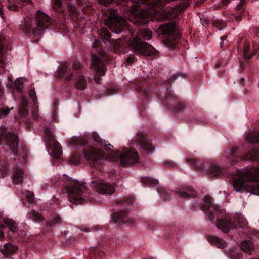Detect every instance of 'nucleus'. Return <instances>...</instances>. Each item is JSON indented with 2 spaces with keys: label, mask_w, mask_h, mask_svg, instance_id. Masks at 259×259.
Listing matches in <instances>:
<instances>
[{
  "label": "nucleus",
  "mask_w": 259,
  "mask_h": 259,
  "mask_svg": "<svg viewBox=\"0 0 259 259\" xmlns=\"http://www.w3.org/2000/svg\"><path fill=\"white\" fill-rule=\"evenodd\" d=\"M89 141L85 138H79L77 139V142L81 145L92 144L97 147L91 146L84 150V155L88 161L95 162L103 160L111 161V148L113 146L107 141L102 140L95 132L91 133L89 137Z\"/></svg>",
  "instance_id": "f257e3e1"
},
{
  "label": "nucleus",
  "mask_w": 259,
  "mask_h": 259,
  "mask_svg": "<svg viewBox=\"0 0 259 259\" xmlns=\"http://www.w3.org/2000/svg\"><path fill=\"white\" fill-rule=\"evenodd\" d=\"M232 184L237 192L244 191L259 196V167H252L237 172Z\"/></svg>",
  "instance_id": "f03ea898"
},
{
  "label": "nucleus",
  "mask_w": 259,
  "mask_h": 259,
  "mask_svg": "<svg viewBox=\"0 0 259 259\" xmlns=\"http://www.w3.org/2000/svg\"><path fill=\"white\" fill-rule=\"evenodd\" d=\"M61 179V181L58 180L55 183L66 189L69 201L76 205L81 204L88 193L84 184L65 174L63 175Z\"/></svg>",
  "instance_id": "7ed1b4c3"
},
{
  "label": "nucleus",
  "mask_w": 259,
  "mask_h": 259,
  "mask_svg": "<svg viewBox=\"0 0 259 259\" xmlns=\"http://www.w3.org/2000/svg\"><path fill=\"white\" fill-rule=\"evenodd\" d=\"M53 24L49 16L45 13L37 11L34 23L31 25L26 22L23 27V30L28 35L33 34L34 36H40L45 30L51 27Z\"/></svg>",
  "instance_id": "20e7f679"
},
{
  "label": "nucleus",
  "mask_w": 259,
  "mask_h": 259,
  "mask_svg": "<svg viewBox=\"0 0 259 259\" xmlns=\"http://www.w3.org/2000/svg\"><path fill=\"white\" fill-rule=\"evenodd\" d=\"M216 226L224 233H226L229 232L231 229H234L239 227L247 228L248 221L242 214L237 213L231 219L224 218L218 220Z\"/></svg>",
  "instance_id": "39448f33"
},
{
  "label": "nucleus",
  "mask_w": 259,
  "mask_h": 259,
  "mask_svg": "<svg viewBox=\"0 0 259 259\" xmlns=\"http://www.w3.org/2000/svg\"><path fill=\"white\" fill-rule=\"evenodd\" d=\"M132 3L131 11L128 19L132 23L138 25H144L147 23V19L151 13L147 9L140 8L139 4L144 3V0H130Z\"/></svg>",
  "instance_id": "423d86ee"
},
{
  "label": "nucleus",
  "mask_w": 259,
  "mask_h": 259,
  "mask_svg": "<svg viewBox=\"0 0 259 259\" xmlns=\"http://www.w3.org/2000/svg\"><path fill=\"white\" fill-rule=\"evenodd\" d=\"M42 128L45 135V145L49 155L55 159L59 158L62 155V151L61 145L55 140L51 126L48 123Z\"/></svg>",
  "instance_id": "0eeeda50"
},
{
  "label": "nucleus",
  "mask_w": 259,
  "mask_h": 259,
  "mask_svg": "<svg viewBox=\"0 0 259 259\" xmlns=\"http://www.w3.org/2000/svg\"><path fill=\"white\" fill-rule=\"evenodd\" d=\"M111 161L120 160L122 166L132 165L138 163L139 157L138 152L134 149H124L122 152L116 151L112 152Z\"/></svg>",
  "instance_id": "6e6552de"
},
{
  "label": "nucleus",
  "mask_w": 259,
  "mask_h": 259,
  "mask_svg": "<svg viewBox=\"0 0 259 259\" xmlns=\"http://www.w3.org/2000/svg\"><path fill=\"white\" fill-rule=\"evenodd\" d=\"M104 56L100 52V54H93L91 64V69L94 71L95 74V80L99 82V76L105 74L106 68L104 63Z\"/></svg>",
  "instance_id": "1a4fd4ad"
},
{
  "label": "nucleus",
  "mask_w": 259,
  "mask_h": 259,
  "mask_svg": "<svg viewBox=\"0 0 259 259\" xmlns=\"http://www.w3.org/2000/svg\"><path fill=\"white\" fill-rule=\"evenodd\" d=\"M5 144V149H9L16 155L15 150L18 146V137L17 134L14 133L3 131L0 135V145Z\"/></svg>",
  "instance_id": "9d476101"
},
{
  "label": "nucleus",
  "mask_w": 259,
  "mask_h": 259,
  "mask_svg": "<svg viewBox=\"0 0 259 259\" xmlns=\"http://www.w3.org/2000/svg\"><path fill=\"white\" fill-rule=\"evenodd\" d=\"M105 23L108 28L116 34L121 33L127 25L125 19L117 15L109 16Z\"/></svg>",
  "instance_id": "9b49d317"
},
{
  "label": "nucleus",
  "mask_w": 259,
  "mask_h": 259,
  "mask_svg": "<svg viewBox=\"0 0 259 259\" xmlns=\"http://www.w3.org/2000/svg\"><path fill=\"white\" fill-rule=\"evenodd\" d=\"M133 50L137 53L144 56H151L155 53V50L151 45L142 42L138 38H134L131 42Z\"/></svg>",
  "instance_id": "f8f14e48"
},
{
  "label": "nucleus",
  "mask_w": 259,
  "mask_h": 259,
  "mask_svg": "<svg viewBox=\"0 0 259 259\" xmlns=\"http://www.w3.org/2000/svg\"><path fill=\"white\" fill-rule=\"evenodd\" d=\"M91 187L102 194H112L114 191L115 184L104 180L96 179L91 181Z\"/></svg>",
  "instance_id": "ddd939ff"
},
{
  "label": "nucleus",
  "mask_w": 259,
  "mask_h": 259,
  "mask_svg": "<svg viewBox=\"0 0 259 259\" xmlns=\"http://www.w3.org/2000/svg\"><path fill=\"white\" fill-rule=\"evenodd\" d=\"M219 208L217 205L212 203L211 197L209 195L204 196L202 210L204 213L208 216L210 221H213L214 219V214L219 210Z\"/></svg>",
  "instance_id": "4468645a"
},
{
  "label": "nucleus",
  "mask_w": 259,
  "mask_h": 259,
  "mask_svg": "<svg viewBox=\"0 0 259 259\" xmlns=\"http://www.w3.org/2000/svg\"><path fill=\"white\" fill-rule=\"evenodd\" d=\"M82 66L79 62L74 63L71 68L67 62L63 63L58 69V72L61 77H65L66 80H70L72 76V70L81 69Z\"/></svg>",
  "instance_id": "2eb2a0df"
},
{
  "label": "nucleus",
  "mask_w": 259,
  "mask_h": 259,
  "mask_svg": "<svg viewBox=\"0 0 259 259\" xmlns=\"http://www.w3.org/2000/svg\"><path fill=\"white\" fill-rule=\"evenodd\" d=\"M141 148L143 149L148 154H151L154 151L155 147L153 145L151 141L146 138L142 137L138 139Z\"/></svg>",
  "instance_id": "dca6fc26"
},
{
  "label": "nucleus",
  "mask_w": 259,
  "mask_h": 259,
  "mask_svg": "<svg viewBox=\"0 0 259 259\" xmlns=\"http://www.w3.org/2000/svg\"><path fill=\"white\" fill-rule=\"evenodd\" d=\"M224 170L218 163H211L206 170V174L210 177H217L223 175Z\"/></svg>",
  "instance_id": "f3484780"
},
{
  "label": "nucleus",
  "mask_w": 259,
  "mask_h": 259,
  "mask_svg": "<svg viewBox=\"0 0 259 259\" xmlns=\"http://www.w3.org/2000/svg\"><path fill=\"white\" fill-rule=\"evenodd\" d=\"M18 246L11 243H5L3 248H0V252L4 255V257L7 258L11 254L15 252L17 250Z\"/></svg>",
  "instance_id": "a211bd4d"
},
{
  "label": "nucleus",
  "mask_w": 259,
  "mask_h": 259,
  "mask_svg": "<svg viewBox=\"0 0 259 259\" xmlns=\"http://www.w3.org/2000/svg\"><path fill=\"white\" fill-rule=\"evenodd\" d=\"M207 239L210 243L217 245L219 248H224L227 246V242L225 241L221 240L217 236H209Z\"/></svg>",
  "instance_id": "6ab92c4d"
},
{
  "label": "nucleus",
  "mask_w": 259,
  "mask_h": 259,
  "mask_svg": "<svg viewBox=\"0 0 259 259\" xmlns=\"http://www.w3.org/2000/svg\"><path fill=\"white\" fill-rule=\"evenodd\" d=\"M13 182L15 184H18L23 180V170L17 168L14 171L12 176Z\"/></svg>",
  "instance_id": "aec40b11"
},
{
  "label": "nucleus",
  "mask_w": 259,
  "mask_h": 259,
  "mask_svg": "<svg viewBox=\"0 0 259 259\" xmlns=\"http://www.w3.org/2000/svg\"><path fill=\"white\" fill-rule=\"evenodd\" d=\"M240 246L242 250L246 252L249 254H251L252 253V251H253L254 247L253 243L249 240H246L242 242Z\"/></svg>",
  "instance_id": "412c9836"
},
{
  "label": "nucleus",
  "mask_w": 259,
  "mask_h": 259,
  "mask_svg": "<svg viewBox=\"0 0 259 259\" xmlns=\"http://www.w3.org/2000/svg\"><path fill=\"white\" fill-rule=\"evenodd\" d=\"M176 195L182 198H193L196 195V192L193 190H189L187 192L183 190H179L176 191Z\"/></svg>",
  "instance_id": "4be33fe9"
},
{
  "label": "nucleus",
  "mask_w": 259,
  "mask_h": 259,
  "mask_svg": "<svg viewBox=\"0 0 259 259\" xmlns=\"http://www.w3.org/2000/svg\"><path fill=\"white\" fill-rule=\"evenodd\" d=\"M5 224L9 228V230L13 233L18 232V230L17 228L16 223L10 219H5L4 220Z\"/></svg>",
  "instance_id": "5701e85b"
},
{
  "label": "nucleus",
  "mask_w": 259,
  "mask_h": 259,
  "mask_svg": "<svg viewBox=\"0 0 259 259\" xmlns=\"http://www.w3.org/2000/svg\"><path fill=\"white\" fill-rule=\"evenodd\" d=\"M246 141L251 143H259V132L253 131L249 133L246 137Z\"/></svg>",
  "instance_id": "b1692460"
},
{
  "label": "nucleus",
  "mask_w": 259,
  "mask_h": 259,
  "mask_svg": "<svg viewBox=\"0 0 259 259\" xmlns=\"http://www.w3.org/2000/svg\"><path fill=\"white\" fill-rule=\"evenodd\" d=\"M161 31L164 34H170L174 30V25L172 23H166L161 25L159 27Z\"/></svg>",
  "instance_id": "393cba45"
},
{
  "label": "nucleus",
  "mask_w": 259,
  "mask_h": 259,
  "mask_svg": "<svg viewBox=\"0 0 259 259\" xmlns=\"http://www.w3.org/2000/svg\"><path fill=\"white\" fill-rule=\"evenodd\" d=\"M28 217L36 223L41 222L44 220L43 217L35 210H32L29 212L28 213Z\"/></svg>",
  "instance_id": "a878e982"
},
{
  "label": "nucleus",
  "mask_w": 259,
  "mask_h": 259,
  "mask_svg": "<svg viewBox=\"0 0 259 259\" xmlns=\"http://www.w3.org/2000/svg\"><path fill=\"white\" fill-rule=\"evenodd\" d=\"M250 48V45L248 42L244 44L243 46V57L245 59H250L252 56H253L256 53V51L254 49L251 54L249 53V50Z\"/></svg>",
  "instance_id": "bb28decb"
},
{
  "label": "nucleus",
  "mask_w": 259,
  "mask_h": 259,
  "mask_svg": "<svg viewBox=\"0 0 259 259\" xmlns=\"http://www.w3.org/2000/svg\"><path fill=\"white\" fill-rule=\"evenodd\" d=\"M99 35L101 39L105 43L110 41V33L105 28H101Z\"/></svg>",
  "instance_id": "cd10ccee"
},
{
  "label": "nucleus",
  "mask_w": 259,
  "mask_h": 259,
  "mask_svg": "<svg viewBox=\"0 0 259 259\" xmlns=\"http://www.w3.org/2000/svg\"><path fill=\"white\" fill-rule=\"evenodd\" d=\"M113 220L115 223H126L127 221L126 214L124 212H121L120 213H115L113 215Z\"/></svg>",
  "instance_id": "c85d7f7f"
},
{
  "label": "nucleus",
  "mask_w": 259,
  "mask_h": 259,
  "mask_svg": "<svg viewBox=\"0 0 259 259\" xmlns=\"http://www.w3.org/2000/svg\"><path fill=\"white\" fill-rule=\"evenodd\" d=\"M142 182L148 186L156 185L158 183V180L149 177H143L141 178Z\"/></svg>",
  "instance_id": "c756f323"
},
{
  "label": "nucleus",
  "mask_w": 259,
  "mask_h": 259,
  "mask_svg": "<svg viewBox=\"0 0 259 259\" xmlns=\"http://www.w3.org/2000/svg\"><path fill=\"white\" fill-rule=\"evenodd\" d=\"M246 159L251 160H258L259 158V152L258 150H254L252 151H249L244 158Z\"/></svg>",
  "instance_id": "7c9ffc66"
},
{
  "label": "nucleus",
  "mask_w": 259,
  "mask_h": 259,
  "mask_svg": "<svg viewBox=\"0 0 259 259\" xmlns=\"http://www.w3.org/2000/svg\"><path fill=\"white\" fill-rule=\"evenodd\" d=\"M187 162L196 169H200L201 168L202 162L200 160L194 159H188Z\"/></svg>",
  "instance_id": "2f4dec72"
},
{
  "label": "nucleus",
  "mask_w": 259,
  "mask_h": 259,
  "mask_svg": "<svg viewBox=\"0 0 259 259\" xmlns=\"http://www.w3.org/2000/svg\"><path fill=\"white\" fill-rule=\"evenodd\" d=\"M9 171L6 161L4 160H0V177H5Z\"/></svg>",
  "instance_id": "473e14b6"
},
{
  "label": "nucleus",
  "mask_w": 259,
  "mask_h": 259,
  "mask_svg": "<svg viewBox=\"0 0 259 259\" xmlns=\"http://www.w3.org/2000/svg\"><path fill=\"white\" fill-rule=\"evenodd\" d=\"M24 81V78L23 77L18 78L16 79L14 82V85L15 89L19 92L22 93L23 87L22 86Z\"/></svg>",
  "instance_id": "72a5a7b5"
},
{
  "label": "nucleus",
  "mask_w": 259,
  "mask_h": 259,
  "mask_svg": "<svg viewBox=\"0 0 259 259\" xmlns=\"http://www.w3.org/2000/svg\"><path fill=\"white\" fill-rule=\"evenodd\" d=\"M139 35L145 40H149L151 38L152 32L148 29H144L140 32Z\"/></svg>",
  "instance_id": "f704fd0d"
},
{
  "label": "nucleus",
  "mask_w": 259,
  "mask_h": 259,
  "mask_svg": "<svg viewBox=\"0 0 259 259\" xmlns=\"http://www.w3.org/2000/svg\"><path fill=\"white\" fill-rule=\"evenodd\" d=\"M85 78H84V77L80 76L77 79L76 84L78 89L83 90L85 88Z\"/></svg>",
  "instance_id": "c9c22d12"
},
{
  "label": "nucleus",
  "mask_w": 259,
  "mask_h": 259,
  "mask_svg": "<svg viewBox=\"0 0 259 259\" xmlns=\"http://www.w3.org/2000/svg\"><path fill=\"white\" fill-rule=\"evenodd\" d=\"M237 148L231 147L226 151L225 153L226 156L230 155L232 157L234 158L237 157Z\"/></svg>",
  "instance_id": "e433bc0d"
},
{
  "label": "nucleus",
  "mask_w": 259,
  "mask_h": 259,
  "mask_svg": "<svg viewBox=\"0 0 259 259\" xmlns=\"http://www.w3.org/2000/svg\"><path fill=\"white\" fill-rule=\"evenodd\" d=\"M53 8L56 11L64 9L62 7L61 0H53Z\"/></svg>",
  "instance_id": "4c0bfd02"
},
{
  "label": "nucleus",
  "mask_w": 259,
  "mask_h": 259,
  "mask_svg": "<svg viewBox=\"0 0 259 259\" xmlns=\"http://www.w3.org/2000/svg\"><path fill=\"white\" fill-rule=\"evenodd\" d=\"M8 8L10 10L18 11V6L13 0H9L7 3Z\"/></svg>",
  "instance_id": "58836bf2"
},
{
  "label": "nucleus",
  "mask_w": 259,
  "mask_h": 259,
  "mask_svg": "<svg viewBox=\"0 0 259 259\" xmlns=\"http://www.w3.org/2000/svg\"><path fill=\"white\" fill-rule=\"evenodd\" d=\"M68 10L70 14L74 17L77 16V10L73 3L69 4L68 5Z\"/></svg>",
  "instance_id": "ea45409f"
},
{
  "label": "nucleus",
  "mask_w": 259,
  "mask_h": 259,
  "mask_svg": "<svg viewBox=\"0 0 259 259\" xmlns=\"http://www.w3.org/2000/svg\"><path fill=\"white\" fill-rule=\"evenodd\" d=\"M26 197L28 200V201L32 203L34 200V194L33 193L29 191H27L26 192Z\"/></svg>",
  "instance_id": "a19ab883"
},
{
  "label": "nucleus",
  "mask_w": 259,
  "mask_h": 259,
  "mask_svg": "<svg viewBox=\"0 0 259 259\" xmlns=\"http://www.w3.org/2000/svg\"><path fill=\"white\" fill-rule=\"evenodd\" d=\"M80 156L78 154H75L71 158V162H72V163L73 164H75V165L79 163V162L80 161Z\"/></svg>",
  "instance_id": "79ce46f5"
},
{
  "label": "nucleus",
  "mask_w": 259,
  "mask_h": 259,
  "mask_svg": "<svg viewBox=\"0 0 259 259\" xmlns=\"http://www.w3.org/2000/svg\"><path fill=\"white\" fill-rule=\"evenodd\" d=\"M29 97L32 99V100L34 103H35L37 101V97L36 96L35 92L34 90H31L29 91Z\"/></svg>",
  "instance_id": "37998d69"
},
{
  "label": "nucleus",
  "mask_w": 259,
  "mask_h": 259,
  "mask_svg": "<svg viewBox=\"0 0 259 259\" xmlns=\"http://www.w3.org/2000/svg\"><path fill=\"white\" fill-rule=\"evenodd\" d=\"M13 109V107H11L10 109H4L0 108V118L2 117L3 115H7L9 113L10 111Z\"/></svg>",
  "instance_id": "c03bdc74"
},
{
  "label": "nucleus",
  "mask_w": 259,
  "mask_h": 259,
  "mask_svg": "<svg viewBox=\"0 0 259 259\" xmlns=\"http://www.w3.org/2000/svg\"><path fill=\"white\" fill-rule=\"evenodd\" d=\"M2 42L0 40V66H3Z\"/></svg>",
  "instance_id": "a18cd8bd"
},
{
  "label": "nucleus",
  "mask_w": 259,
  "mask_h": 259,
  "mask_svg": "<svg viewBox=\"0 0 259 259\" xmlns=\"http://www.w3.org/2000/svg\"><path fill=\"white\" fill-rule=\"evenodd\" d=\"M4 226L3 225L0 224V240H2L4 237Z\"/></svg>",
  "instance_id": "49530a36"
},
{
  "label": "nucleus",
  "mask_w": 259,
  "mask_h": 259,
  "mask_svg": "<svg viewBox=\"0 0 259 259\" xmlns=\"http://www.w3.org/2000/svg\"><path fill=\"white\" fill-rule=\"evenodd\" d=\"M21 104L23 107H25L27 106V101L25 98H24L23 97H21Z\"/></svg>",
  "instance_id": "de8ad7c7"
},
{
  "label": "nucleus",
  "mask_w": 259,
  "mask_h": 259,
  "mask_svg": "<svg viewBox=\"0 0 259 259\" xmlns=\"http://www.w3.org/2000/svg\"><path fill=\"white\" fill-rule=\"evenodd\" d=\"M99 2L102 5H107L111 3L113 0H98Z\"/></svg>",
  "instance_id": "09e8293b"
},
{
  "label": "nucleus",
  "mask_w": 259,
  "mask_h": 259,
  "mask_svg": "<svg viewBox=\"0 0 259 259\" xmlns=\"http://www.w3.org/2000/svg\"><path fill=\"white\" fill-rule=\"evenodd\" d=\"M32 115H33V118L35 119H36V120L38 119L39 114H38V113L37 112V111L36 110H35V111H34L32 112Z\"/></svg>",
  "instance_id": "8fccbe9b"
},
{
  "label": "nucleus",
  "mask_w": 259,
  "mask_h": 259,
  "mask_svg": "<svg viewBox=\"0 0 259 259\" xmlns=\"http://www.w3.org/2000/svg\"><path fill=\"white\" fill-rule=\"evenodd\" d=\"M20 4L24 5L27 4H30L32 3L31 0H20Z\"/></svg>",
  "instance_id": "3c124183"
},
{
  "label": "nucleus",
  "mask_w": 259,
  "mask_h": 259,
  "mask_svg": "<svg viewBox=\"0 0 259 259\" xmlns=\"http://www.w3.org/2000/svg\"><path fill=\"white\" fill-rule=\"evenodd\" d=\"M61 221V218L60 216H56L54 218V222L56 223H60Z\"/></svg>",
  "instance_id": "603ef678"
},
{
  "label": "nucleus",
  "mask_w": 259,
  "mask_h": 259,
  "mask_svg": "<svg viewBox=\"0 0 259 259\" xmlns=\"http://www.w3.org/2000/svg\"><path fill=\"white\" fill-rule=\"evenodd\" d=\"M165 164L166 165H167V166L171 167H174L175 166V164L173 162H171V161L167 162Z\"/></svg>",
  "instance_id": "864d4df0"
},
{
  "label": "nucleus",
  "mask_w": 259,
  "mask_h": 259,
  "mask_svg": "<svg viewBox=\"0 0 259 259\" xmlns=\"http://www.w3.org/2000/svg\"><path fill=\"white\" fill-rule=\"evenodd\" d=\"M118 46H119V48H118V49L120 51V45H119L117 42H116L115 43H114L113 44V47L115 50L117 49V47Z\"/></svg>",
  "instance_id": "5fc2aeb1"
},
{
  "label": "nucleus",
  "mask_w": 259,
  "mask_h": 259,
  "mask_svg": "<svg viewBox=\"0 0 259 259\" xmlns=\"http://www.w3.org/2000/svg\"><path fill=\"white\" fill-rule=\"evenodd\" d=\"M235 20L237 22H239L242 20V16L241 15H237L235 17Z\"/></svg>",
  "instance_id": "6e6d98bb"
},
{
  "label": "nucleus",
  "mask_w": 259,
  "mask_h": 259,
  "mask_svg": "<svg viewBox=\"0 0 259 259\" xmlns=\"http://www.w3.org/2000/svg\"><path fill=\"white\" fill-rule=\"evenodd\" d=\"M20 113L22 115H25L26 114V111L22 108L20 109Z\"/></svg>",
  "instance_id": "4d7b16f0"
},
{
  "label": "nucleus",
  "mask_w": 259,
  "mask_h": 259,
  "mask_svg": "<svg viewBox=\"0 0 259 259\" xmlns=\"http://www.w3.org/2000/svg\"><path fill=\"white\" fill-rule=\"evenodd\" d=\"M243 0H241V2L240 4L237 6V8L238 9H240L241 7L243 6Z\"/></svg>",
  "instance_id": "13d9d810"
},
{
  "label": "nucleus",
  "mask_w": 259,
  "mask_h": 259,
  "mask_svg": "<svg viewBox=\"0 0 259 259\" xmlns=\"http://www.w3.org/2000/svg\"><path fill=\"white\" fill-rule=\"evenodd\" d=\"M230 256H231V259H236L235 257V254H234V252H232V253H231Z\"/></svg>",
  "instance_id": "bf43d9fd"
},
{
  "label": "nucleus",
  "mask_w": 259,
  "mask_h": 259,
  "mask_svg": "<svg viewBox=\"0 0 259 259\" xmlns=\"http://www.w3.org/2000/svg\"><path fill=\"white\" fill-rule=\"evenodd\" d=\"M3 6L2 5L0 4V15H2L3 14Z\"/></svg>",
  "instance_id": "052dcab7"
},
{
  "label": "nucleus",
  "mask_w": 259,
  "mask_h": 259,
  "mask_svg": "<svg viewBox=\"0 0 259 259\" xmlns=\"http://www.w3.org/2000/svg\"><path fill=\"white\" fill-rule=\"evenodd\" d=\"M256 36L259 38V30H256Z\"/></svg>",
  "instance_id": "680f3d73"
},
{
  "label": "nucleus",
  "mask_w": 259,
  "mask_h": 259,
  "mask_svg": "<svg viewBox=\"0 0 259 259\" xmlns=\"http://www.w3.org/2000/svg\"><path fill=\"white\" fill-rule=\"evenodd\" d=\"M127 61L129 62H132V61H133V59L132 58H128L127 59Z\"/></svg>",
  "instance_id": "e2e57ef3"
},
{
  "label": "nucleus",
  "mask_w": 259,
  "mask_h": 259,
  "mask_svg": "<svg viewBox=\"0 0 259 259\" xmlns=\"http://www.w3.org/2000/svg\"><path fill=\"white\" fill-rule=\"evenodd\" d=\"M220 66H221V64H220V63H217V64H215V67H216V68H219V67H220Z\"/></svg>",
  "instance_id": "0e129e2a"
},
{
  "label": "nucleus",
  "mask_w": 259,
  "mask_h": 259,
  "mask_svg": "<svg viewBox=\"0 0 259 259\" xmlns=\"http://www.w3.org/2000/svg\"><path fill=\"white\" fill-rule=\"evenodd\" d=\"M220 45L221 47L223 46L224 45V42L223 41H221L220 43Z\"/></svg>",
  "instance_id": "69168bd1"
},
{
  "label": "nucleus",
  "mask_w": 259,
  "mask_h": 259,
  "mask_svg": "<svg viewBox=\"0 0 259 259\" xmlns=\"http://www.w3.org/2000/svg\"><path fill=\"white\" fill-rule=\"evenodd\" d=\"M2 94V92L1 91V89L0 88V97L1 96Z\"/></svg>",
  "instance_id": "338daca9"
},
{
  "label": "nucleus",
  "mask_w": 259,
  "mask_h": 259,
  "mask_svg": "<svg viewBox=\"0 0 259 259\" xmlns=\"http://www.w3.org/2000/svg\"><path fill=\"white\" fill-rule=\"evenodd\" d=\"M224 1H226L227 3H229L230 2V0H223Z\"/></svg>",
  "instance_id": "774afa93"
}]
</instances>
